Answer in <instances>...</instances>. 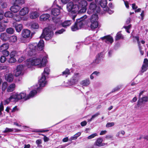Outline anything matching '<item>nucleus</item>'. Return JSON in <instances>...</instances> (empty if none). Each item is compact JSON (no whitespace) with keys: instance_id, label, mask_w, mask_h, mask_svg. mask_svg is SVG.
<instances>
[{"instance_id":"393cba45","label":"nucleus","mask_w":148,"mask_h":148,"mask_svg":"<svg viewBox=\"0 0 148 148\" xmlns=\"http://www.w3.org/2000/svg\"><path fill=\"white\" fill-rule=\"evenodd\" d=\"M90 84V81L89 79H86L80 82V84L84 86H87Z\"/></svg>"},{"instance_id":"a19ab883","label":"nucleus","mask_w":148,"mask_h":148,"mask_svg":"<svg viewBox=\"0 0 148 148\" xmlns=\"http://www.w3.org/2000/svg\"><path fill=\"white\" fill-rule=\"evenodd\" d=\"M6 28L5 25L2 24L0 22V32L4 31Z\"/></svg>"},{"instance_id":"4d7b16f0","label":"nucleus","mask_w":148,"mask_h":148,"mask_svg":"<svg viewBox=\"0 0 148 148\" xmlns=\"http://www.w3.org/2000/svg\"><path fill=\"white\" fill-rule=\"evenodd\" d=\"M6 58L4 56H1V57L0 60L1 63L4 62L6 60Z\"/></svg>"},{"instance_id":"cd10ccee","label":"nucleus","mask_w":148,"mask_h":148,"mask_svg":"<svg viewBox=\"0 0 148 148\" xmlns=\"http://www.w3.org/2000/svg\"><path fill=\"white\" fill-rule=\"evenodd\" d=\"M93 20H92L90 27L92 29H94L97 28L98 26V21L94 22Z\"/></svg>"},{"instance_id":"b1692460","label":"nucleus","mask_w":148,"mask_h":148,"mask_svg":"<svg viewBox=\"0 0 148 148\" xmlns=\"http://www.w3.org/2000/svg\"><path fill=\"white\" fill-rule=\"evenodd\" d=\"M13 25L17 32H20L22 29L23 26L22 24L14 23Z\"/></svg>"},{"instance_id":"9d476101","label":"nucleus","mask_w":148,"mask_h":148,"mask_svg":"<svg viewBox=\"0 0 148 148\" xmlns=\"http://www.w3.org/2000/svg\"><path fill=\"white\" fill-rule=\"evenodd\" d=\"M53 20L56 24H58V25L61 24L62 27H65L69 26L72 22V21L71 20H67L62 23V21L60 19H58L56 20L53 19Z\"/></svg>"},{"instance_id":"c756f323","label":"nucleus","mask_w":148,"mask_h":148,"mask_svg":"<svg viewBox=\"0 0 148 148\" xmlns=\"http://www.w3.org/2000/svg\"><path fill=\"white\" fill-rule=\"evenodd\" d=\"M39 16L38 13L37 12H32L30 14V17L32 19H35Z\"/></svg>"},{"instance_id":"ea45409f","label":"nucleus","mask_w":148,"mask_h":148,"mask_svg":"<svg viewBox=\"0 0 148 148\" xmlns=\"http://www.w3.org/2000/svg\"><path fill=\"white\" fill-rule=\"evenodd\" d=\"M135 38H136V40H137V41L138 42V45L139 50L140 51V54L141 55H143V54H144V52L143 51H142V50H141V47L140 46V43L139 41V38L138 37H136Z\"/></svg>"},{"instance_id":"dca6fc26","label":"nucleus","mask_w":148,"mask_h":148,"mask_svg":"<svg viewBox=\"0 0 148 148\" xmlns=\"http://www.w3.org/2000/svg\"><path fill=\"white\" fill-rule=\"evenodd\" d=\"M103 139L101 138H99L97 139L94 143V144L99 147L104 146L106 145V143H102Z\"/></svg>"},{"instance_id":"37998d69","label":"nucleus","mask_w":148,"mask_h":148,"mask_svg":"<svg viewBox=\"0 0 148 148\" xmlns=\"http://www.w3.org/2000/svg\"><path fill=\"white\" fill-rule=\"evenodd\" d=\"M39 27L38 24L37 23H34L31 25V28L33 29H38Z\"/></svg>"},{"instance_id":"4c0bfd02","label":"nucleus","mask_w":148,"mask_h":148,"mask_svg":"<svg viewBox=\"0 0 148 148\" xmlns=\"http://www.w3.org/2000/svg\"><path fill=\"white\" fill-rule=\"evenodd\" d=\"M92 38L90 37H88L86 38L85 40V44L87 45L89 44L90 42H92Z\"/></svg>"},{"instance_id":"412c9836","label":"nucleus","mask_w":148,"mask_h":148,"mask_svg":"<svg viewBox=\"0 0 148 148\" xmlns=\"http://www.w3.org/2000/svg\"><path fill=\"white\" fill-rule=\"evenodd\" d=\"M30 31L27 29L23 30L22 33V36L25 38H29L30 35Z\"/></svg>"},{"instance_id":"052dcab7","label":"nucleus","mask_w":148,"mask_h":148,"mask_svg":"<svg viewBox=\"0 0 148 148\" xmlns=\"http://www.w3.org/2000/svg\"><path fill=\"white\" fill-rule=\"evenodd\" d=\"M13 131V129L9 128H6L5 130L3 131L4 133H6L7 132H12Z\"/></svg>"},{"instance_id":"c9c22d12","label":"nucleus","mask_w":148,"mask_h":148,"mask_svg":"<svg viewBox=\"0 0 148 148\" xmlns=\"http://www.w3.org/2000/svg\"><path fill=\"white\" fill-rule=\"evenodd\" d=\"M4 15L5 17L9 18H12L13 17V14L10 11L5 12Z\"/></svg>"},{"instance_id":"774afa93","label":"nucleus","mask_w":148,"mask_h":148,"mask_svg":"<svg viewBox=\"0 0 148 148\" xmlns=\"http://www.w3.org/2000/svg\"><path fill=\"white\" fill-rule=\"evenodd\" d=\"M143 64L148 66V60L147 59H144Z\"/></svg>"},{"instance_id":"69168bd1","label":"nucleus","mask_w":148,"mask_h":148,"mask_svg":"<svg viewBox=\"0 0 148 148\" xmlns=\"http://www.w3.org/2000/svg\"><path fill=\"white\" fill-rule=\"evenodd\" d=\"M104 10L105 11H107V12L110 14H111L113 13V11L110 10L108 8V9H104Z\"/></svg>"},{"instance_id":"09e8293b","label":"nucleus","mask_w":148,"mask_h":148,"mask_svg":"<svg viewBox=\"0 0 148 148\" xmlns=\"http://www.w3.org/2000/svg\"><path fill=\"white\" fill-rule=\"evenodd\" d=\"M65 31V30L64 29L62 28L61 29L58 30L56 31L55 32V34L56 35H58V34H62L63 32Z\"/></svg>"},{"instance_id":"a878e982","label":"nucleus","mask_w":148,"mask_h":148,"mask_svg":"<svg viewBox=\"0 0 148 148\" xmlns=\"http://www.w3.org/2000/svg\"><path fill=\"white\" fill-rule=\"evenodd\" d=\"M50 15L49 14H44L40 16V21H44L48 19Z\"/></svg>"},{"instance_id":"6ab92c4d","label":"nucleus","mask_w":148,"mask_h":148,"mask_svg":"<svg viewBox=\"0 0 148 148\" xmlns=\"http://www.w3.org/2000/svg\"><path fill=\"white\" fill-rule=\"evenodd\" d=\"M23 92L25 93L26 94V93L24 92ZM37 92L36 90H33L30 92L29 95L26 96V95L25 97V98H23L22 99H24L25 100H27L29 99L30 97H33L37 94Z\"/></svg>"},{"instance_id":"de8ad7c7","label":"nucleus","mask_w":148,"mask_h":148,"mask_svg":"<svg viewBox=\"0 0 148 148\" xmlns=\"http://www.w3.org/2000/svg\"><path fill=\"white\" fill-rule=\"evenodd\" d=\"M36 143L37 145V147H42V145H40L42 143V140L41 139H38L36 140Z\"/></svg>"},{"instance_id":"864d4df0","label":"nucleus","mask_w":148,"mask_h":148,"mask_svg":"<svg viewBox=\"0 0 148 148\" xmlns=\"http://www.w3.org/2000/svg\"><path fill=\"white\" fill-rule=\"evenodd\" d=\"M131 25H130L127 26H124L123 27L125 29L126 32L127 33H130V32L129 31V29L131 28Z\"/></svg>"},{"instance_id":"4be33fe9","label":"nucleus","mask_w":148,"mask_h":148,"mask_svg":"<svg viewBox=\"0 0 148 148\" xmlns=\"http://www.w3.org/2000/svg\"><path fill=\"white\" fill-rule=\"evenodd\" d=\"M29 9L27 7L22 8L19 11V14L21 16L25 15L28 13Z\"/></svg>"},{"instance_id":"6e6552de","label":"nucleus","mask_w":148,"mask_h":148,"mask_svg":"<svg viewBox=\"0 0 148 148\" xmlns=\"http://www.w3.org/2000/svg\"><path fill=\"white\" fill-rule=\"evenodd\" d=\"M46 77L45 75H42L41 78L39 80L38 84L40 87H38L37 88V90L38 91H39V90L41 88V87H44L47 84Z\"/></svg>"},{"instance_id":"bf43d9fd","label":"nucleus","mask_w":148,"mask_h":148,"mask_svg":"<svg viewBox=\"0 0 148 148\" xmlns=\"http://www.w3.org/2000/svg\"><path fill=\"white\" fill-rule=\"evenodd\" d=\"M97 136V133H95L91 134V135L89 136L88 137V139H90L91 138H93L95 137V136Z\"/></svg>"},{"instance_id":"7ed1b4c3","label":"nucleus","mask_w":148,"mask_h":148,"mask_svg":"<svg viewBox=\"0 0 148 148\" xmlns=\"http://www.w3.org/2000/svg\"><path fill=\"white\" fill-rule=\"evenodd\" d=\"M44 46V41L42 40H41L38 44L34 43L29 44L26 49V51L29 56H32L35 54V52L37 51H42L43 49Z\"/></svg>"},{"instance_id":"5fc2aeb1","label":"nucleus","mask_w":148,"mask_h":148,"mask_svg":"<svg viewBox=\"0 0 148 148\" xmlns=\"http://www.w3.org/2000/svg\"><path fill=\"white\" fill-rule=\"evenodd\" d=\"M3 54L5 56H8L10 54V52L7 50L4 51H1Z\"/></svg>"},{"instance_id":"2eb2a0df","label":"nucleus","mask_w":148,"mask_h":148,"mask_svg":"<svg viewBox=\"0 0 148 148\" xmlns=\"http://www.w3.org/2000/svg\"><path fill=\"white\" fill-rule=\"evenodd\" d=\"M148 100V98L147 96L139 98L137 102V106L138 107H140L143 105Z\"/></svg>"},{"instance_id":"f8f14e48","label":"nucleus","mask_w":148,"mask_h":148,"mask_svg":"<svg viewBox=\"0 0 148 148\" xmlns=\"http://www.w3.org/2000/svg\"><path fill=\"white\" fill-rule=\"evenodd\" d=\"M103 57L101 54H98L97 55L96 58L92 63V65L95 66L99 64L102 60Z\"/></svg>"},{"instance_id":"13d9d810","label":"nucleus","mask_w":148,"mask_h":148,"mask_svg":"<svg viewBox=\"0 0 148 148\" xmlns=\"http://www.w3.org/2000/svg\"><path fill=\"white\" fill-rule=\"evenodd\" d=\"M7 66L2 64L0 65V71L5 70L7 68Z\"/></svg>"},{"instance_id":"58836bf2","label":"nucleus","mask_w":148,"mask_h":148,"mask_svg":"<svg viewBox=\"0 0 148 148\" xmlns=\"http://www.w3.org/2000/svg\"><path fill=\"white\" fill-rule=\"evenodd\" d=\"M25 3L24 0H15L14 3V4H19L22 5Z\"/></svg>"},{"instance_id":"a18cd8bd","label":"nucleus","mask_w":148,"mask_h":148,"mask_svg":"<svg viewBox=\"0 0 148 148\" xmlns=\"http://www.w3.org/2000/svg\"><path fill=\"white\" fill-rule=\"evenodd\" d=\"M70 72L69 70L68 69H66L65 71H64L62 73V75H65L66 77L67 75L70 74Z\"/></svg>"},{"instance_id":"9b49d317","label":"nucleus","mask_w":148,"mask_h":148,"mask_svg":"<svg viewBox=\"0 0 148 148\" xmlns=\"http://www.w3.org/2000/svg\"><path fill=\"white\" fill-rule=\"evenodd\" d=\"M80 78L79 74H75L71 80L70 82L71 85L76 84L78 82Z\"/></svg>"},{"instance_id":"2f4dec72","label":"nucleus","mask_w":148,"mask_h":148,"mask_svg":"<svg viewBox=\"0 0 148 148\" xmlns=\"http://www.w3.org/2000/svg\"><path fill=\"white\" fill-rule=\"evenodd\" d=\"M15 85L14 84H12L10 85L8 87L7 91L8 92L13 91L15 89Z\"/></svg>"},{"instance_id":"f704fd0d","label":"nucleus","mask_w":148,"mask_h":148,"mask_svg":"<svg viewBox=\"0 0 148 148\" xmlns=\"http://www.w3.org/2000/svg\"><path fill=\"white\" fill-rule=\"evenodd\" d=\"M9 39L10 42H14L17 40V37L15 36H12L9 38Z\"/></svg>"},{"instance_id":"f03ea898","label":"nucleus","mask_w":148,"mask_h":148,"mask_svg":"<svg viewBox=\"0 0 148 148\" xmlns=\"http://www.w3.org/2000/svg\"><path fill=\"white\" fill-rule=\"evenodd\" d=\"M45 56L42 58L34 57L27 59L25 66L28 68H30L32 66H36L38 67L41 68L45 65L47 62V56L44 53Z\"/></svg>"},{"instance_id":"e433bc0d","label":"nucleus","mask_w":148,"mask_h":148,"mask_svg":"<svg viewBox=\"0 0 148 148\" xmlns=\"http://www.w3.org/2000/svg\"><path fill=\"white\" fill-rule=\"evenodd\" d=\"M50 70L48 67H46L42 75H45L47 76L49 74Z\"/></svg>"},{"instance_id":"a211bd4d","label":"nucleus","mask_w":148,"mask_h":148,"mask_svg":"<svg viewBox=\"0 0 148 148\" xmlns=\"http://www.w3.org/2000/svg\"><path fill=\"white\" fill-rule=\"evenodd\" d=\"M23 69V66L22 65H18L16 68V71L15 74L16 76H19L22 73V71Z\"/></svg>"},{"instance_id":"338daca9","label":"nucleus","mask_w":148,"mask_h":148,"mask_svg":"<svg viewBox=\"0 0 148 148\" xmlns=\"http://www.w3.org/2000/svg\"><path fill=\"white\" fill-rule=\"evenodd\" d=\"M100 73V72L97 71H95L92 73V74L93 75L95 76H98Z\"/></svg>"},{"instance_id":"f257e3e1","label":"nucleus","mask_w":148,"mask_h":148,"mask_svg":"<svg viewBox=\"0 0 148 148\" xmlns=\"http://www.w3.org/2000/svg\"><path fill=\"white\" fill-rule=\"evenodd\" d=\"M87 2L85 0H79L77 4H74L73 2H70L67 5L68 10L71 12V13L74 14L72 17V19H74L76 16V13H83L86 10Z\"/></svg>"},{"instance_id":"e2e57ef3","label":"nucleus","mask_w":148,"mask_h":148,"mask_svg":"<svg viewBox=\"0 0 148 148\" xmlns=\"http://www.w3.org/2000/svg\"><path fill=\"white\" fill-rule=\"evenodd\" d=\"M39 134L42 135V136H44V140L45 142H46L49 141V138L46 136L45 135L42 134Z\"/></svg>"},{"instance_id":"f3484780","label":"nucleus","mask_w":148,"mask_h":148,"mask_svg":"<svg viewBox=\"0 0 148 148\" xmlns=\"http://www.w3.org/2000/svg\"><path fill=\"white\" fill-rule=\"evenodd\" d=\"M101 38L102 40H104V41L107 43L111 44L113 42V39L110 36H106Z\"/></svg>"},{"instance_id":"39448f33","label":"nucleus","mask_w":148,"mask_h":148,"mask_svg":"<svg viewBox=\"0 0 148 148\" xmlns=\"http://www.w3.org/2000/svg\"><path fill=\"white\" fill-rule=\"evenodd\" d=\"M26 94L24 92H21L18 94L16 93L13 94L9 98L6 99L4 101V104L6 105L8 104L10 101H18V100L25 98V97Z\"/></svg>"},{"instance_id":"8fccbe9b","label":"nucleus","mask_w":148,"mask_h":148,"mask_svg":"<svg viewBox=\"0 0 148 148\" xmlns=\"http://www.w3.org/2000/svg\"><path fill=\"white\" fill-rule=\"evenodd\" d=\"M148 67V66L146 65L143 64L142 67V70L141 71L142 72H144L146 71L147 69V68Z\"/></svg>"},{"instance_id":"6e6d98bb","label":"nucleus","mask_w":148,"mask_h":148,"mask_svg":"<svg viewBox=\"0 0 148 148\" xmlns=\"http://www.w3.org/2000/svg\"><path fill=\"white\" fill-rule=\"evenodd\" d=\"M114 125V122L108 123H107L106 127H112Z\"/></svg>"},{"instance_id":"7c9ffc66","label":"nucleus","mask_w":148,"mask_h":148,"mask_svg":"<svg viewBox=\"0 0 148 148\" xmlns=\"http://www.w3.org/2000/svg\"><path fill=\"white\" fill-rule=\"evenodd\" d=\"M81 133L80 132H78L73 136H71L69 139V140L72 141L73 140H76L81 135Z\"/></svg>"},{"instance_id":"c85d7f7f","label":"nucleus","mask_w":148,"mask_h":148,"mask_svg":"<svg viewBox=\"0 0 148 148\" xmlns=\"http://www.w3.org/2000/svg\"><path fill=\"white\" fill-rule=\"evenodd\" d=\"M0 38L3 40L6 41L8 39L9 37L5 33H3L1 34Z\"/></svg>"},{"instance_id":"c03bdc74","label":"nucleus","mask_w":148,"mask_h":148,"mask_svg":"<svg viewBox=\"0 0 148 148\" xmlns=\"http://www.w3.org/2000/svg\"><path fill=\"white\" fill-rule=\"evenodd\" d=\"M123 36L121 33L119 32L117 33L115 38V40H118L121 38H122Z\"/></svg>"},{"instance_id":"1a4fd4ad","label":"nucleus","mask_w":148,"mask_h":148,"mask_svg":"<svg viewBox=\"0 0 148 148\" xmlns=\"http://www.w3.org/2000/svg\"><path fill=\"white\" fill-rule=\"evenodd\" d=\"M56 1L55 0L53 3V5L54 6L56 5L58 7L59 9L53 8L51 10V14L54 16H58L60 14V9H62L61 6H59L57 4H56Z\"/></svg>"},{"instance_id":"20e7f679","label":"nucleus","mask_w":148,"mask_h":148,"mask_svg":"<svg viewBox=\"0 0 148 148\" xmlns=\"http://www.w3.org/2000/svg\"><path fill=\"white\" fill-rule=\"evenodd\" d=\"M53 25H51L48 27L45 28L43 31L42 34L40 36V38H44L45 40H49L51 39L53 35L52 31L55 28L53 26Z\"/></svg>"},{"instance_id":"bb28decb","label":"nucleus","mask_w":148,"mask_h":148,"mask_svg":"<svg viewBox=\"0 0 148 148\" xmlns=\"http://www.w3.org/2000/svg\"><path fill=\"white\" fill-rule=\"evenodd\" d=\"M9 47V44L8 43H4L0 47V51H4L7 50Z\"/></svg>"},{"instance_id":"4468645a","label":"nucleus","mask_w":148,"mask_h":148,"mask_svg":"<svg viewBox=\"0 0 148 148\" xmlns=\"http://www.w3.org/2000/svg\"><path fill=\"white\" fill-rule=\"evenodd\" d=\"M92 11L94 12L98 13L100 11V9L99 8H97L96 4L94 2L91 3L90 5L89 9Z\"/></svg>"},{"instance_id":"79ce46f5","label":"nucleus","mask_w":148,"mask_h":148,"mask_svg":"<svg viewBox=\"0 0 148 148\" xmlns=\"http://www.w3.org/2000/svg\"><path fill=\"white\" fill-rule=\"evenodd\" d=\"M14 30L12 28H9L6 30V32L9 34H12L14 32Z\"/></svg>"},{"instance_id":"49530a36","label":"nucleus","mask_w":148,"mask_h":148,"mask_svg":"<svg viewBox=\"0 0 148 148\" xmlns=\"http://www.w3.org/2000/svg\"><path fill=\"white\" fill-rule=\"evenodd\" d=\"M71 29L73 31H75L79 29L78 28L77 26L75 23L74 25H73L71 27Z\"/></svg>"},{"instance_id":"603ef678","label":"nucleus","mask_w":148,"mask_h":148,"mask_svg":"<svg viewBox=\"0 0 148 148\" xmlns=\"http://www.w3.org/2000/svg\"><path fill=\"white\" fill-rule=\"evenodd\" d=\"M8 86V83L7 82H5L3 84L2 90L3 91L5 90Z\"/></svg>"},{"instance_id":"423d86ee","label":"nucleus","mask_w":148,"mask_h":148,"mask_svg":"<svg viewBox=\"0 0 148 148\" xmlns=\"http://www.w3.org/2000/svg\"><path fill=\"white\" fill-rule=\"evenodd\" d=\"M87 17V16L85 15L80 18L77 20L75 23L79 29H81L84 25L86 23L87 20L86 19Z\"/></svg>"},{"instance_id":"aec40b11","label":"nucleus","mask_w":148,"mask_h":148,"mask_svg":"<svg viewBox=\"0 0 148 148\" xmlns=\"http://www.w3.org/2000/svg\"><path fill=\"white\" fill-rule=\"evenodd\" d=\"M21 7L16 4H14L10 8V10L12 12L15 13L17 12L20 9Z\"/></svg>"},{"instance_id":"3c124183","label":"nucleus","mask_w":148,"mask_h":148,"mask_svg":"<svg viewBox=\"0 0 148 148\" xmlns=\"http://www.w3.org/2000/svg\"><path fill=\"white\" fill-rule=\"evenodd\" d=\"M4 110V107L3 106V103L1 102L0 104V115H1L2 114V111Z\"/></svg>"},{"instance_id":"0e129e2a","label":"nucleus","mask_w":148,"mask_h":148,"mask_svg":"<svg viewBox=\"0 0 148 148\" xmlns=\"http://www.w3.org/2000/svg\"><path fill=\"white\" fill-rule=\"evenodd\" d=\"M25 59V57L23 56H22L18 59V62L19 63H21Z\"/></svg>"},{"instance_id":"72a5a7b5","label":"nucleus","mask_w":148,"mask_h":148,"mask_svg":"<svg viewBox=\"0 0 148 148\" xmlns=\"http://www.w3.org/2000/svg\"><path fill=\"white\" fill-rule=\"evenodd\" d=\"M98 16L96 14H93L90 19V22H91L92 20H93L94 22L98 21Z\"/></svg>"},{"instance_id":"473e14b6","label":"nucleus","mask_w":148,"mask_h":148,"mask_svg":"<svg viewBox=\"0 0 148 148\" xmlns=\"http://www.w3.org/2000/svg\"><path fill=\"white\" fill-rule=\"evenodd\" d=\"M13 19L16 21H20L22 17L19 15L17 14L13 16Z\"/></svg>"},{"instance_id":"ddd939ff","label":"nucleus","mask_w":148,"mask_h":148,"mask_svg":"<svg viewBox=\"0 0 148 148\" xmlns=\"http://www.w3.org/2000/svg\"><path fill=\"white\" fill-rule=\"evenodd\" d=\"M96 3L100 5L102 8L107 9L108 8L106 7L107 5V0H95Z\"/></svg>"},{"instance_id":"0eeeda50","label":"nucleus","mask_w":148,"mask_h":148,"mask_svg":"<svg viewBox=\"0 0 148 148\" xmlns=\"http://www.w3.org/2000/svg\"><path fill=\"white\" fill-rule=\"evenodd\" d=\"M21 54L20 52L13 51L11 52L10 54V58H9L8 62L10 63H13L15 62L16 60L14 57L18 56Z\"/></svg>"},{"instance_id":"680f3d73","label":"nucleus","mask_w":148,"mask_h":148,"mask_svg":"<svg viewBox=\"0 0 148 148\" xmlns=\"http://www.w3.org/2000/svg\"><path fill=\"white\" fill-rule=\"evenodd\" d=\"M0 4L3 8H5L7 7V3L4 2H1Z\"/></svg>"},{"instance_id":"5701e85b","label":"nucleus","mask_w":148,"mask_h":148,"mask_svg":"<svg viewBox=\"0 0 148 148\" xmlns=\"http://www.w3.org/2000/svg\"><path fill=\"white\" fill-rule=\"evenodd\" d=\"M5 79L9 82H11L13 79V75L11 73L6 74L5 76Z\"/></svg>"}]
</instances>
